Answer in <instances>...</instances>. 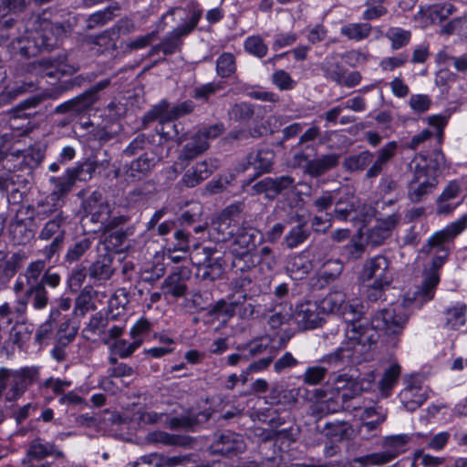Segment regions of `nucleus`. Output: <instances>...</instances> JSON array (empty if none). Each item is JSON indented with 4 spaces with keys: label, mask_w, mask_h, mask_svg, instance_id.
<instances>
[{
    "label": "nucleus",
    "mask_w": 467,
    "mask_h": 467,
    "mask_svg": "<svg viewBox=\"0 0 467 467\" xmlns=\"http://www.w3.org/2000/svg\"><path fill=\"white\" fill-rule=\"evenodd\" d=\"M320 68L327 79L337 84L340 82L341 78L347 72V69L334 56L327 57L322 62Z\"/></svg>",
    "instance_id": "obj_54"
},
{
    "label": "nucleus",
    "mask_w": 467,
    "mask_h": 467,
    "mask_svg": "<svg viewBox=\"0 0 467 467\" xmlns=\"http://www.w3.org/2000/svg\"><path fill=\"white\" fill-rule=\"evenodd\" d=\"M202 16V10L197 7L178 6L170 8L161 16L157 25L164 27L167 26L166 19L170 16L173 21L182 22L180 26L168 32L161 41L165 57L172 56L182 51L184 38L196 28Z\"/></svg>",
    "instance_id": "obj_2"
},
{
    "label": "nucleus",
    "mask_w": 467,
    "mask_h": 467,
    "mask_svg": "<svg viewBox=\"0 0 467 467\" xmlns=\"http://www.w3.org/2000/svg\"><path fill=\"white\" fill-rule=\"evenodd\" d=\"M47 145L42 142L35 143L31 146L26 152L23 155V158L18 165L26 167L27 174L33 173V171L37 168L43 161L46 156Z\"/></svg>",
    "instance_id": "obj_42"
},
{
    "label": "nucleus",
    "mask_w": 467,
    "mask_h": 467,
    "mask_svg": "<svg viewBox=\"0 0 467 467\" xmlns=\"http://www.w3.org/2000/svg\"><path fill=\"white\" fill-rule=\"evenodd\" d=\"M50 455H56L59 458L63 457L64 453L57 450L52 442L43 441L40 439L31 441L27 450V456L31 460L40 461Z\"/></svg>",
    "instance_id": "obj_44"
},
{
    "label": "nucleus",
    "mask_w": 467,
    "mask_h": 467,
    "mask_svg": "<svg viewBox=\"0 0 467 467\" xmlns=\"http://www.w3.org/2000/svg\"><path fill=\"white\" fill-rule=\"evenodd\" d=\"M32 332V325H16L10 331V340L13 345L17 346V348L21 349L25 344L29 341Z\"/></svg>",
    "instance_id": "obj_63"
},
{
    "label": "nucleus",
    "mask_w": 467,
    "mask_h": 467,
    "mask_svg": "<svg viewBox=\"0 0 467 467\" xmlns=\"http://www.w3.org/2000/svg\"><path fill=\"white\" fill-rule=\"evenodd\" d=\"M285 268L293 279L301 280L310 273L313 268V263L309 259L308 253L304 251L289 255L286 260Z\"/></svg>",
    "instance_id": "obj_32"
},
{
    "label": "nucleus",
    "mask_w": 467,
    "mask_h": 467,
    "mask_svg": "<svg viewBox=\"0 0 467 467\" xmlns=\"http://www.w3.org/2000/svg\"><path fill=\"white\" fill-rule=\"evenodd\" d=\"M240 213L239 206H225V208L212 220V224L215 230L223 235H233L237 227L233 224L234 216Z\"/></svg>",
    "instance_id": "obj_40"
},
{
    "label": "nucleus",
    "mask_w": 467,
    "mask_h": 467,
    "mask_svg": "<svg viewBox=\"0 0 467 467\" xmlns=\"http://www.w3.org/2000/svg\"><path fill=\"white\" fill-rule=\"evenodd\" d=\"M343 271V264L339 259L327 260L320 269V276L326 283L335 281Z\"/></svg>",
    "instance_id": "obj_64"
},
{
    "label": "nucleus",
    "mask_w": 467,
    "mask_h": 467,
    "mask_svg": "<svg viewBox=\"0 0 467 467\" xmlns=\"http://www.w3.org/2000/svg\"><path fill=\"white\" fill-rule=\"evenodd\" d=\"M248 358L249 370H265L273 362L277 354L269 337H261L243 344Z\"/></svg>",
    "instance_id": "obj_12"
},
{
    "label": "nucleus",
    "mask_w": 467,
    "mask_h": 467,
    "mask_svg": "<svg viewBox=\"0 0 467 467\" xmlns=\"http://www.w3.org/2000/svg\"><path fill=\"white\" fill-rule=\"evenodd\" d=\"M83 19V16L73 12H63L53 19L44 18L39 29L36 30L44 52L58 48L64 39L76 31L80 20Z\"/></svg>",
    "instance_id": "obj_4"
},
{
    "label": "nucleus",
    "mask_w": 467,
    "mask_h": 467,
    "mask_svg": "<svg viewBox=\"0 0 467 467\" xmlns=\"http://www.w3.org/2000/svg\"><path fill=\"white\" fill-rule=\"evenodd\" d=\"M110 85L109 78H104L74 99L88 112L99 99V93Z\"/></svg>",
    "instance_id": "obj_45"
},
{
    "label": "nucleus",
    "mask_w": 467,
    "mask_h": 467,
    "mask_svg": "<svg viewBox=\"0 0 467 467\" xmlns=\"http://www.w3.org/2000/svg\"><path fill=\"white\" fill-rule=\"evenodd\" d=\"M92 239L89 237H83L79 240H77L73 244H71L65 255V261L68 263H73L79 260L84 254L91 247Z\"/></svg>",
    "instance_id": "obj_61"
},
{
    "label": "nucleus",
    "mask_w": 467,
    "mask_h": 467,
    "mask_svg": "<svg viewBox=\"0 0 467 467\" xmlns=\"http://www.w3.org/2000/svg\"><path fill=\"white\" fill-rule=\"evenodd\" d=\"M467 306L462 302L446 307L441 314L442 327L446 329L457 330L466 323Z\"/></svg>",
    "instance_id": "obj_31"
},
{
    "label": "nucleus",
    "mask_w": 467,
    "mask_h": 467,
    "mask_svg": "<svg viewBox=\"0 0 467 467\" xmlns=\"http://www.w3.org/2000/svg\"><path fill=\"white\" fill-rule=\"evenodd\" d=\"M35 217L34 206H19L9 226L10 238L14 245H26L34 238L31 229Z\"/></svg>",
    "instance_id": "obj_15"
},
{
    "label": "nucleus",
    "mask_w": 467,
    "mask_h": 467,
    "mask_svg": "<svg viewBox=\"0 0 467 467\" xmlns=\"http://www.w3.org/2000/svg\"><path fill=\"white\" fill-rule=\"evenodd\" d=\"M378 193L381 196L383 204H395L404 196L403 190L390 175L380 179Z\"/></svg>",
    "instance_id": "obj_38"
},
{
    "label": "nucleus",
    "mask_w": 467,
    "mask_h": 467,
    "mask_svg": "<svg viewBox=\"0 0 467 467\" xmlns=\"http://www.w3.org/2000/svg\"><path fill=\"white\" fill-rule=\"evenodd\" d=\"M119 5L118 4L109 5L103 10L95 12L90 15L87 19L88 29H92L98 26H103L109 21L112 20L115 16H117V12L119 11Z\"/></svg>",
    "instance_id": "obj_56"
},
{
    "label": "nucleus",
    "mask_w": 467,
    "mask_h": 467,
    "mask_svg": "<svg viewBox=\"0 0 467 467\" xmlns=\"http://www.w3.org/2000/svg\"><path fill=\"white\" fill-rule=\"evenodd\" d=\"M400 220V215L392 213L384 219L378 220L368 233V241L373 246L381 245L391 234L392 230Z\"/></svg>",
    "instance_id": "obj_28"
},
{
    "label": "nucleus",
    "mask_w": 467,
    "mask_h": 467,
    "mask_svg": "<svg viewBox=\"0 0 467 467\" xmlns=\"http://www.w3.org/2000/svg\"><path fill=\"white\" fill-rule=\"evenodd\" d=\"M245 442L241 434L232 431L224 430L216 431L211 444L209 451L213 455H222L233 457L245 450Z\"/></svg>",
    "instance_id": "obj_16"
},
{
    "label": "nucleus",
    "mask_w": 467,
    "mask_h": 467,
    "mask_svg": "<svg viewBox=\"0 0 467 467\" xmlns=\"http://www.w3.org/2000/svg\"><path fill=\"white\" fill-rule=\"evenodd\" d=\"M398 144L396 141L388 142L383 148L377 151V157L369 150H363L358 154H352L345 158L343 168L349 172L367 170L366 179H374L381 174L387 163L395 156Z\"/></svg>",
    "instance_id": "obj_6"
},
{
    "label": "nucleus",
    "mask_w": 467,
    "mask_h": 467,
    "mask_svg": "<svg viewBox=\"0 0 467 467\" xmlns=\"http://www.w3.org/2000/svg\"><path fill=\"white\" fill-rule=\"evenodd\" d=\"M67 62V54L65 51H62L56 56L41 57L36 61L38 67H41L43 72L50 78H55L57 75L71 76L78 70V67L69 65Z\"/></svg>",
    "instance_id": "obj_21"
},
{
    "label": "nucleus",
    "mask_w": 467,
    "mask_h": 467,
    "mask_svg": "<svg viewBox=\"0 0 467 467\" xmlns=\"http://www.w3.org/2000/svg\"><path fill=\"white\" fill-rule=\"evenodd\" d=\"M30 303L35 310H43L49 304V297L47 289L45 288L41 284H33L30 286H26L22 297L18 300V304L21 308H18V312L24 313L26 311V305Z\"/></svg>",
    "instance_id": "obj_25"
},
{
    "label": "nucleus",
    "mask_w": 467,
    "mask_h": 467,
    "mask_svg": "<svg viewBox=\"0 0 467 467\" xmlns=\"http://www.w3.org/2000/svg\"><path fill=\"white\" fill-rule=\"evenodd\" d=\"M174 120L176 119H170L169 116H167L156 126V133L151 134L156 136L157 147L161 146L167 140L182 141V136H181V133L183 130L182 125L181 123H174Z\"/></svg>",
    "instance_id": "obj_34"
},
{
    "label": "nucleus",
    "mask_w": 467,
    "mask_h": 467,
    "mask_svg": "<svg viewBox=\"0 0 467 467\" xmlns=\"http://www.w3.org/2000/svg\"><path fill=\"white\" fill-rule=\"evenodd\" d=\"M408 320V316L401 309L379 310L372 316V327L354 324L345 328L346 340L335 350L323 356L320 361L327 370L339 372L346 368L356 369L354 367L371 358V350L378 343L379 332L387 337L389 346L397 348Z\"/></svg>",
    "instance_id": "obj_1"
},
{
    "label": "nucleus",
    "mask_w": 467,
    "mask_h": 467,
    "mask_svg": "<svg viewBox=\"0 0 467 467\" xmlns=\"http://www.w3.org/2000/svg\"><path fill=\"white\" fill-rule=\"evenodd\" d=\"M155 155H157V152L154 154L144 152L130 163L125 164L124 169L127 178L135 182L144 177L157 163L159 158Z\"/></svg>",
    "instance_id": "obj_27"
},
{
    "label": "nucleus",
    "mask_w": 467,
    "mask_h": 467,
    "mask_svg": "<svg viewBox=\"0 0 467 467\" xmlns=\"http://www.w3.org/2000/svg\"><path fill=\"white\" fill-rule=\"evenodd\" d=\"M208 148L209 143L195 138L194 134L192 136L191 140L182 147L179 154V160L188 162L204 152Z\"/></svg>",
    "instance_id": "obj_55"
},
{
    "label": "nucleus",
    "mask_w": 467,
    "mask_h": 467,
    "mask_svg": "<svg viewBox=\"0 0 467 467\" xmlns=\"http://www.w3.org/2000/svg\"><path fill=\"white\" fill-rule=\"evenodd\" d=\"M309 235L310 230L307 228L306 221L299 218L298 224L292 227L285 235V244L288 248L293 249L306 242Z\"/></svg>",
    "instance_id": "obj_50"
},
{
    "label": "nucleus",
    "mask_w": 467,
    "mask_h": 467,
    "mask_svg": "<svg viewBox=\"0 0 467 467\" xmlns=\"http://www.w3.org/2000/svg\"><path fill=\"white\" fill-rule=\"evenodd\" d=\"M340 154L332 152L323 154L317 158L312 159L308 162L306 168V174L312 178H318L326 172L333 170L339 164Z\"/></svg>",
    "instance_id": "obj_36"
},
{
    "label": "nucleus",
    "mask_w": 467,
    "mask_h": 467,
    "mask_svg": "<svg viewBox=\"0 0 467 467\" xmlns=\"http://www.w3.org/2000/svg\"><path fill=\"white\" fill-rule=\"evenodd\" d=\"M293 320L302 330L315 329L325 323L318 300H304L296 305Z\"/></svg>",
    "instance_id": "obj_18"
},
{
    "label": "nucleus",
    "mask_w": 467,
    "mask_h": 467,
    "mask_svg": "<svg viewBox=\"0 0 467 467\" xmlns=\"http://www.w3.org/2000/svg\"><path fill=\"white\" fill-rule=\"evenodd\" d=\"M12 53L21 56L24 58H30L44 52L40 46L39 36L36 32H26L25 35L16 37L10 44Z\"/></svg>",
    "instance_id": "obj_24"
},
{
    "label": "nucleus",
    "mask_w": 467,
    "mask_h": 467,
    "mask_svg": "<svg viewBox=\"0 0 467 467\" xmlns=\"http://www.w3.org/2000/svg\"><path fill=\"white\" fill-rule=\"evenodd\" d=\"M41 101V98L36 95L21 100L9 112L10 128L12 130H22L23 132L28 130L30 125L29 119L31 117L36 115V108Z\"/></svg>",
    "instance_id": "obj_20"
},
{
    "label": "nucleus",
    "mask_w": 467,
    "mask_h": 467,
    "mask_svg": "<svg viewBox=\"0 0 467 467\" xmlns=\"http://www.w3.org/2000/svg\"><path fill=\"white\" fill-rule=\"evenodd\" d=\"M231 270L234 274H244L254 268L259 261L256 256L249 253L248 250H238L230 248Z\"/></svg>",
    "instance_id": "obj_39"
},
{
    "label": "nucleus",
    "mask_w": 467,
    "mask_h": 467,
    "mask_svg": "<svg viewBox=\"0 0 467 467\" xmlns=\"http://www.w3.org/2000/svg\"><path fill=\"white\" fill-rule=\"evenodd\" d=\"M415 161L416 174H420V178L426 177L436 182L438 174L446 167L445 156L440 149L426 153L420 152L415 158Z\"/></svg>",
    "instance_id": "obj_19"
},
{
    "label": "nucleus",
    "mask_w": 467,
    "mask_h": 467,
    "mask_svg": "<svg viewBox=\"0 0 467 467\" xmlns=\"http://www.w3.org/2000/svg\"><path fill=\"white\" fill-rule=\"evenodd\" d=\"M186 302L188 306L192 307L197 312L208 311L213 306V295L208 290H192L188 294Z\"/></svg>",
    "instance_id": "obj_52"
},
{
    "label": "nucleus",
    "mask_w": 467,
    "mask_h": 467,
    "mask_svg": "<svg viewBox=\"0 0 467 467\" xmlns=\"http://www.w3.org/2000/svg\"><path fill=\"white\" fill-rule=\"evenodd\" d=\"M124 111L122 107H118L115 103L109 104L108 114L95 129L92 130L90 136L97 140L99 146H102L109 140L115 139L122 130V125L119 118L122 115L119 110Z\"/></svg>",
    "instance_id": "obj_17"
},
{
    "label": "nucleus",
    "mask_w": 467,
    "mask_h": 467,
    "mask_svg": "<svg viewBox=\"0 0 467 467\" xmlns=\"http://www.w3.org/2000/svg\"><path fill=\"white\" fill-rule=\"evenodd\" d=\"M410 440L411 435L407 433L389 435L384 437L382 441V447L390 451L396 459L407 451V447Z\"/></svg>",
    "instance_id": "obj_48"
},
{
    "label": "nucleus",
    "mask_w": 467,
    "mask_h": 467,
    "mask_svg": "<svg viewBox=\"0 0 467 467\" xmlns=\"http://www.w3.org/2000/svg\"><path fill=\"white\" fill-rule=\"evenodd\" d=\"M320 420L317 424V431L333 442L350 440L352 429L345 420L326 421L321 424Z\"/></svg>",
    "instance_id": "obj_29"
},
{
    "label": "nucleus",
    "mask_w": 467,
    "mask_h": 467,
    "mask_svg": "<svg viewBox=\"0 0 467 467\" xmlns=\"http://www.w3.org/2000/svg\"><path fill=\"white\" fill-rule=\"evenodd\" d=\"M210 414L206 412H201L196 417H173L170 420V427L171 429H184L193 431L200 421H206L208 420Z\"/></svg>",
    "instance_id": "obj_59"
},
{
    "label": "nucleus",
    "mask_w": 467,
    "mask_h": 467,
    "mask_svg": "<svg viewBox=\"0 0 467 467\" xmlns=\"http://www.w3.org/2000/svg\"><path fill=\"white\" fill-rule=\"evenodd\" d=\"M350 208L335 209V216L341 221H350L355 224L360 223L362 226L368 223L375 216V206H349Z\"/></svg>",
    "instance_id": "obj_30"
},
{
    "label": "nucleus",
    "mask_w": 467,
    "mask_h": 467,
    "mask_svg": "<svg viewBox=\"0 0 467 467\" xmlns=\"http://www.w3.org/2000/svg\"><path fill=\"white\" fill-rule=\"evenodd\" d=\"M275 159V151L273 148L267 145H259L257 148L253 149L246 155L244 161L240 163L241 170L245 171L253 169L254 173L248 179L244 186L250 187V184L259 176L269 173L273 170Z\"/></svg>",
    "instance_id": "obj_13"
},
{
    "label": "nucleus",
    "mask_w": 467,
    "mask_h": 467,
    "mask_svg": "<svg viewBox=\"0 0 467 467\" xmlns=\"http://www.w3.org/2000/svg\"><path fill=\"white\" fill-rule=\"evenodd\" d=\"M57 326V339L61 346L65 347L75 339L78 327L70 318H66Z\"/></svg>",
    "instance_id": "obj_60"
},
{
    "label": "nucleus",
    "mask_w": 467,
    "mask_h": 467,
    "mask_svg": "<svg viewBox=\"0 0 467 467\" xmlns=\"http://www.w3.org/2000/svg\"><path fill=\"white\" fill-rule=\"evenodd\" d=\"M54 116H60L55 119L57 127L65 128L78 118L88 114V111L74 98L57 105L52 111Z\"/></svg>",
    "instance_id": "obj_26"
},
{
    "label": "nucleus",
    "mask_w": 467,
    "mask_h": 467,
    "mask_svg": "<svg viewBox=\"0 0 467 467\" xmlns=\"http://www.w3.org/2000/svg\"><path fill=\"white\" fill-rule=\"evenodd\" d=\"M149 441L153 443L179 447H187L192 442L189 436L171 434L161 431L150 433Z\"/></svg>",
    "instance_id": "obj_47"
},
{
    "label": "nucleus",
    "mask_w": 467,
    "mask_h": 467,
    "mask_svg": "<svg viewBox=\"0 0 467 467\" xmlns=\"http://www.w3.org/2000/svg\"><path fill=\"white\" fill-rule=\"evenodd\" d=\"M38 378L39 371L36 368H23L19 370H15L11 388L6 393V400L9 401L17 400Z\"/></svg>",
    "instance_id": "obj_22"
},
{
    "label": "nucleus",
    "mask_w": 467,
    "mask_h": 467,
    "mask_svg": "<svg viewBox=\"0 0 467 467\" xmlns=\"http://www.w3.org/2000/svg\"><path fill=\"white\" fill-rule=\"evenodd\" d=\"M292 189L298 196L308 194L311 188L306 183L295 185V180L291 176L283 175L276 178L265 177L251 186L253 193L265 194V198L273 201L275 196Z\"/></svg>",
    "instance_id": "obj_10"
},
{
    "label": "nucleus",
    "mask_w": 467,
    "mask_h": 467,
    "mask_svg": "<svg viewBox=\"0 0 467 467\" xmlns=\"http://www.w3.org/2000/svg\"><path fill=\"white\" fill-rule=\"evenodd\" d=\"M400 399L408 411H414L428 399L426 390L420 385L409 384L400 393Z\"/></svg>",
    "instance_id": "obj_37"
},
{
    "label": "nucleus",
    "mask_w": 467,
    "mask_h": 467,
    "mask_svg": "<svg viewBox=\"0 0 467 467\" xmlns=\"http://www.w3.org/2000/svg\"><path fill=\"white\" fill-rule=\"evenodd\" d=\"M191 276V270L188 267H181L170 274L162 284V291L165 297L177 299L186 296V281Z\"/></svg>",
    "instance_id": "obj_23"
},
{
    "label": "nucleus",
    "mask_w": 467,
    "mask_h": 467,
    "mask_svg": "<svg viewBox=\"0 0 467 467\" xmlns=\"http://www.w3.org/2000/svg\"><path fill=\"white\" fill-rule=\"evenodd\" d=\"M156 144V136L150 134L140 133L136 136L123 150V155L131 157L139 153L142 150L152 149Z\"/></svg>",
    "instance_id": "obj_51"
},
{
    "label": "nucleus",
    "mask_w": 467,
    "mask_h": 467,
    "mask_svg": "<svg viewBox=\"0 0 467 467\" xmlns=\"http://www.w3.org/2000/svg\"><path fill=\"white\" fill-rule=\"evenodd\" d=\"M134 30V24L128 18L118 20L114 26L96 36H89L88 44L99 55L113 57L118 50V41L121 35H127Z\"/></svg>",
    "instance_id": "obj_8"
},
{
    "label": "nucleus",
    "mask_w": 467,
    "mask_h": 467,
    "mask_svg": "<svg viewBox=\"0 0 467 467\" xmlns=\"http://www.w3.org/2000/svg\"><path fill=\"white\" fill-rule=\"evenodd\" d=\"M359 376L358 369H349L348 373H338L333 378L334 389L337 391L336 399L341 401L343 410L357 409L352 401L364 390V379Z\"/></svg>",
    "instance_id": "obj_9"
},
{
    "label": "nucleus",
    "mask_w": 467,
    "mask_h": 467,
    "mask_svg": "<svg viewBox=\"0 0 467 467\" xmlns=\"http://www.w3.org/2000/svg\"><path fill=\"white\" fill-rule=\"evenodd\" d=\"M112 263L113 258L111 254L99 255L98 259L88 269V276L95 281L109 279L114 272Z\"/></svg>",
    "instance_id": "obj_41"
},
{
    "label": "nucleus",
    "mask_w": 467,
    "mask_h": 467,
    "mask_svg": "<svg viewBox=\"0 0 467 467\" xmlns=\"http://www.w3.org/2000/svg\"><path fill=\"white\" fill-rule=\"evenodd\" d=\"M433 249L435 255L422 272L421 285L417 287L412 297L407 298L418 308L422 307L434 298L436 288L441 281V270L447 261L451 247L442 243L440 244L437 240L429 247L428 240L426 244L421 247L420 253L428 254Z\"/></svg>",
    "instance_id": "obj_3"
},
{
    "label": "nucleus",
    "mask_w": 467,
    "mask_h": 467,
    "mask_svg": "<svg viewBox=\"0 0 467 467\" xmlns=\"http://www.w3.org/2000/svg\"><path fill=\"white\" fill-rule=\"evenodd\" d=\"M385 36L391 42V48L397 50L410 43L411 33L401 27H390Z\"/></svg>",
    "instance_id": "obj_62"
},
{
    "label": "nucleus",
    "mask_w": 467,
    "mask_h": 467,
    "mask_svg": "<svg viewBox=\"0 0 467 467\" xmlns=\"http://www.w3.org/2000/svg\"><path fill=\"white\" fill-rule=\"evenodd\" d=\"M389 265V260L384 255L371 257L365 262L359 277L368 287L388 288L393 279Z\"/></svg>",
    "instance_id": "obj_11"
},
{
    "label": "nucleus",
    "mask_w": 467,
    "mask_h": 467,
    "mask_svg": "<svg viewBox=\"0 0 467 467\" xmlns=\"http://www.w3.org/2000/svg\"><path fill=\"white\" fill-rule=\"evenodd\" d=\"M436 182H431L426 177L420 178V174L414 172V178L409 185V196L412 202L424 201V196L436 186Z\"/></svg>",
    "instance_id": "obj_43"
},
{
    "label": "nucleus",
    "mask_w": 467,
    "mask_h": 467,
    "mask_svg": "<svg viewBox=\"0 0 467 467\" xmlns=\"http://www.w3.org/2000/svg\"><path fill=\"white\" fill-rule=\"evenodd\" d=\"M243 301L239 298L234 299L235 315H237L243 320L254 319L260 313L262 308L261 305L254 304V300L250 297L247 299V296L244 295Z\"/></svg>",
    "instance_id": "obj_53"
},
{
    "label": "nucleus",
    "mask_w": 467,
    "mask_h": 467,
    "mask_svg": "<svg viewBox=\"0 0 467 467\" xmlns=\"http://www.w3.org/2000/svg\"><path fill=\"white\" fill-rule=\"evenodd\" d=\"M371 28L368 23H349L340 28V34L349 40L361 41L369 36Z\"/></svg>",
    "instance_id": "obj_57"
},
{
    "label": "nucleus",
    "mask_w": 467,
    "mask_h": 467,
    "mask_svg": "<svg viewBox=\"0 0 467 467\" xmlns=\"http://www.w3.org/2000/svg\"><path fill=\"white\" fill-rule=\"evenodd\" d=\"M324 319L330 314L339 315L345 324V328L352 325H361L363 327H372V317H365V306L358 300L346 301V295L335 291L328 293L322 299H317Z\"/></svg>",
    "instance_id": "obj_5"
},
{
    "label": "nucleus",
    "mask_w": 467,
    "mask_h": 467,
    "mask_svg": "<svg viewBox=\"0 0 467 467\" xmlns=\"http://www.w3.org/2000/svg\"><path fill=\"white\" fill-rule=\"evenodd\" d=\"M224 263L223 257H213L208 254L203 262L198 265L196 276L202 281H215L222 276Z\"/></svg>",
    "instance_id": "obj_35"
},
{
    "label": "nucleus",
    "mask_w": 467,
    "mask_h": 467,
    "mask_svg": "<svg viewBox=\"0 0 467 467\" xmlns=\"http://www.w3.org/2000/svg\"><path fill=\"white\" fill-rule=\"evenodd\" d=\"M401 372V368L398 363L390 364L383 373L382 378L379 381V386L382 393L389 395L390 390L398 382Z\"/></svg>",
    "instance_id": "obj_58"
},
{
    "label": "nucleus",
    "mask_w": 467,
    "mask_h": 467,
    "mask_svg": "<svg viewBox=\"0 0 467 467\" xmlns=\"http://www.w3.org/2000/svg\"><path fill=\"white\" fill-rule=\"evenodd\" d=\"M467 228V214L462 215L456 221L449 223L442 230L436 232L429 238V246L437 240L440 244L449 245L451 242Z\"/></svg>",
    "instance_id": "obj_33"
},
{
    "label": "nucleus",
    "mask_w": 467,
    "mask_h": 467,
    "mask_svg": "<svg viewBox=\"0 0 467 467\" xmlns=\"http://www.w3.org/2000/svg\"><path fill=\"white\" fill-rule=\"evenodd\" d=\"M65 217L58 213L53 219L48 220L41 229L38 239L47 241L52 239L51 243L42 249V254L47 262H50L63 248L66 231L62 228Z\"/></svg>",
    "instance_id": "obj_14"
},
{
    "label": "nucleus",
    "mask_w": 467,
    "mask_h": 467,
    "mask_svg": "<svg viewBox=\"0 0 467 467\" xmlns=\"http://www.w3.org/2000/svg\"><path fill=\"white\" fill-rule=\"evenodd\" d=\"M234 237V242L231 248H237L238 250H251L254 247V240L256 237L255 230L253 228H239L234 230V234L231 235Z\"/></svg>",
    "instance_id": "obj_49"
},
{
    "label": "nucleus",
    "mask_w": 467,
    "mask_h": 467,
    "mask_svg": "<svg viewBox=\"0 0 467 467\" xmlns=\"http://www.w3.org/2000/svg\"><path fill=\"white\" fill-rule=\"evenodd\" d=\"M235 316L234 300L220 299L209 308L206 317L221 321L225 325Z\"/></svg>",
    "instance_id": "obj_46"
},
{
    "label": "nucleus",
    "mask_w": 467,
    "mask_h": 467,
    "mask_svg": "<svg viewBox=\"0 0 467 467\" xmlns=\"http://www.w3.org/2000/svg\"><path fill=\"white\" fill-rule=\"evenodd\" d=\"M97 167V161L87 159L83 161L76 162L74 166H67L60 176H51L48 179L49 184L52 187L49 194L50 201H64L77 182H87L92 178Z\"/></svg>",
    "instance_id": "obj_7"
}]
</instances>
